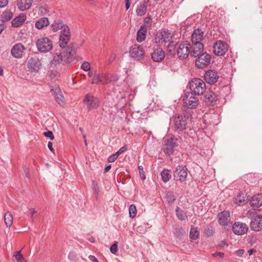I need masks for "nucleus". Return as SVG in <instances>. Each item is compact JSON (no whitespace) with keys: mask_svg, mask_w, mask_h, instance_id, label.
<instances>
[{"mask_svg":"<svg viewBox=\"0 0 262 262\" xmlns=\"http://www.w3.org/2000/svg\"><path fill=\"white\" fill-rule=\"evenodd\" d=\"M73 58V55L70 52H65L56 51L52 53L50 66L53 68L65 66L70 63Z\"/></svg>","mask_w":262,"mask_h":262,"instance_id":"f257e3e1","label":"nucleus"},{"mask_svg":"<svg viewBox=\"0 0 262 262\" xmlns=\"http://www.w3.org/2000/svg\"><path fill=\"white\" fill-rule=\"evenodd\" d=\"M174 35L171 31L167 30L162 31L160 34L159 42L160 43H168L167 46V51L171 55L176 54V48L177 43L173 41Z\"/></svg>","mask_w":262,"mask_h":262,"instance_id":"f03ea898","label":"nucleus"},{"mask_svg":"<svg viewBox=\"0 0 262 262\" xmlns=\"http://www.w3.org/2000/svg\"><path fill=\"white\" fill-rule=\"evenodd\" d=\"M189 88L195 95H203L206 91V85L205 82L200 78H193L189 82Z\"/></svg>","mask_w":262,"mask_h":262,"instance_id":"7ed1b4c3","label":"nucleus"},{"mask_svg":"<svg viewBox=\"0 0 262 262\" xmlns=\"http://www.w3.org/2000/svg\"><path fill=\"white\" fill-rule=\"evenodd\" d=\"M36 46L40 53H47L53 48L52 41L47 37H42L37 39Z\"/></svg>","mask_w":262,"mask_h":262,"instance_id":"20e7f679","label":"nucleus"},{"mask_svg":"<svg viewBox=\"0 0 262 262\" xmlns=\"http://www.w3.org/2000/svg\"><path fill=\"white\" fill-rule=\"evenodd\" d=\"M178 139L173 136L164 139L162 149L167 154L171 155L174 151V148L177 145Z\"/></svg>","mask_w":262,"mask_h":262,"instance_id":"39448f33","label":"nucleus"},{"mask_svg":"<svg viewBox=\"0 0 262 262\" xmlns=\"http://www.w3.org/2000/svg\"><path fill=\"white\" fill-rule=\"evenodd\" d=\"M188 119V115L176 114L173 117V120L174 126L176 130L182 132L185 129L187 124Z\"/></svg>","mask_w":262,"mask_h":262,"instance_id":"423d86ee","label":"nucleus"},{"mask_svg":"<svg viewBox=\"0 0 262 262\" xmlns=\"http://www.w3.org/2000/svg\"><path fill=\"white\" fill-rule=\"evenodd\" d=\"M192 93L187 92L183 98V103L186 107L193 109L196 108L199 104V100Z\"/></svg>","mask_w":262,"mask_h":262,"instance_id":"0eeeda50","label":"nucleus"},{"mask_svg":"<svg viewBox=\"0 0 262 262\" xmlns=\"http://www.w3.org/2000/svg\"><path fill=\"white\" fill-rule=\"evenodd\" d=\"M197 57L195 62L197 68L203 69L210 64L211 58L209 54L206 52L202 53L197 56Z\"/></svg>","mask_w":262,"mask_h":262,"instance_id":"6e6552de","label":"nucleus"},{"mask_svg":"<svg viewBox=\"0 0 262 262\" xmlns=\"http://www.w3.org/2000/svg\"><path fill=\"white\" fill-rule=\"evenodd\" d=\"M191 45L188 42L181 43L177 48L178 56L180 59H185L190 54Z\"/></svg>","mask_w":262,"mask_h":262,"instance_id":"1a4fd4ad","label":"nucleus"},{"mask_svg":"<svg viewBox=\"0 0 262 262\" xmlns=\"http://www.w3.org/2000/svg\"><path fill=\"white\" fill-rule=\"evenodd\" d=\"M228 50L227 43L223 41L218 40L213 45V53L217 56L225 55Z\"/></svg>","mask_w":262,"mask_h":262,"instance_id":"9d476101","label":"nucleus"},{"mask_svg":"<svg viewBox=\"0 0 262 262\" xmlns=\"http://www.w3.org/2000/svg\"><path fill=\"white\" fill-rule=\"evenodd\" d=\"M130 55L136 60H140L144 54V51L141 46L135 44L130 48Z\"/></svg>","mask_w":262,"mask_h":262,"instance_id":"9b49d317","label":"nucleus"},{"mask_svg":"<svg viewBox=\"0 0 262 262\" xmlns=\"http://www.w3.org/2000/svg\"><path fill=\"white\" fill-rule=\"evenodd\" d=\"M83 101L86 104L89 111L97 108L100 103L98 98L90 95L85 96Z\"/></svg>","mask_w":262,"mask_h":262,"instance_id":"f8f14e48","label":"nucleus"},{"mask_svg":"<svg viewBox=\"0 0 262 262\" xmlns=\"http://www.w3.org/2000/svg\"><path fill=\"white\" fill-rule=\"evenodd\" d=\"M71 38V33L70 29L69 27H66L63 31H61L59 45L61 48H64L68 42H69Z\"/></svg>","mask_w":262,"mask_h":262,"instance_id":"ddd939ff","label":"nucleus"},{"mask_svg":"<svg viewBox=\"0 0 262 262\" xmlns=\"http://www.w3.org/2000/svg\"><path fill=\"white\" fill-rule=\"evenodd\" d=\"M219 73L215 70H209L207 71L204 74V79L206 82L210 84L216 83L219 78Z\"/></svg>","mask_w":262,"mask_h":262,"instance_id":"4468645a","label":"nucleus"},{"mask_svg":"<svg viewBox=\"0 0 262 262\" xmlns=\"http://www.w3.org/2000/svg\"><path fill=\"white\" fill-rule=\"evenodd\" d=\"M173 176L174 178H177L181 182L185 181L187 176V168L185 166L179 165L177 166Z\"/></svg>","mask_w":262,"mask_h":262,"instance_id":"2eb2a0df","label":"nucleus"},{"mask_svg":"<svg viewBox=\"0 0 262 262\" xmlns=\"http://www.w3.org/2000/svg\"><path fill=\"white\" fill-rule=\"evenodd\" d=\"M218 222L221 225L230 227L232 223L229 212L224 211L219 213L218 215Z\"/></svg>","mask_w":262,"mask_h":262,"instance_id":"dca6fc26","label":"nucleus"},{"mask_svg":"<svg viewBox=\"0 0 262 262\" xmlns=\"http://www.w3.org/2000/svg\"><path fill=\"white\" fill-rule=\"evenodd\" d=\"M248 229V226L246 224L239 222H235L232 226L233 232L238 235L245 234Z\"/></svg>","mask_w":262,"mask_h":262,"instance_id":"f3484780","label":"nucleus"},{"mask_svg":"<svg viewBox=\"0 0 262 262\" xmlns=\"http://www.w3.org/2000/svg\"><path fill=\"white\" fill-rule=\"evenodd\" d=\"M251 229L258 232L262 230V215H257L254 216L250 224Z\"/></svg>","mask_w":262,"mask_h":262,"instance_id":"a211bd4d","label":"nucleus"},{"mask_svg":"<svg viewBox=\"0 0 262 262\" xmlns=\"http://www.w3.org/2000/svg\"><path fill=\"white\" fill-rule=\"evenodd\" d=\"M41 66V63L38 58H31L28 61V68L31 72H38Z\"/></svg>","mask_w":262,"mask_h":262,"instance_id":"6ab92c4d","label":"nucleus"},{"mask_svg":"<svg viewBox=\"0 0 262 262\" xmlns=\"http://www.w3.org/2000/svg\"><path fill=\"white\" fill-rule=\"evenodd\" d=\"M191 48L190 55L193 57H197L199 54L202 53L204 50V45L202 42H192Z\"/></svg>","mask_w":262,"mask_h":262,"instance_id":"aec40b11","label":"nucleus"},{"mask_svg":"<svg viewBox=\"0 0 262 262\" xmlns=\"http://www.w3.org/2000/svg\"><path fill=\"white\" fill-rule=\"evenodd\" d=\"M25 49L26 48L23 45L18 43L12 47L11 53L13 57L18 58L21 57Z\"/></svg>","mask_w":262,"mask_h":262,"instance_id":"412c9836","label":"nucleus"},{"mask_svg":"<svg viewBox=\"0 0 262 262\" xmlns=\"http://www.w3.org/2000/svg\"><path fill=\"white\" fill-rule=\"evenodd\" d=\"M51 92L55 95V99L57 103L61 106H64L66 104L64 98L60 89L57 87L54 90L51 89Z\"/></svg>","mask_w":262,"mask_h":262,"instance_id":"4be33fe9","label":"nucleus"},{"mask_svg":"<svg viewBox=\"0 0 262 262\" xmlns=\"http://www.w3.org/2000/svg\"><path fill=\"white\" fill-rule=\"evenodd\" d=\"M165 57V52L162 48L157 47L155 49L151 54V58L155 62H159L164 59Z\"/></svg>","mask_w":262,"mask_h":262,"instance_id":"5701e85b","label":"nucleus"},{"mask_svg":"<svg viewBox=\"0 0 262 262\" xmlns=\"http://www.w3.org/2000/svg\"><path fill=\"white\" fill-rule=\"evenodd\" d=\"M204 38V32L200 29H195L191 35V42H201Z\"/></svg>","mask_w":262,"mask_h":262,"instance_id":"b1692460","label":"nucleus"},{"mask_svg":"<svg viewBox=\"0 0 262 262\" xmlns=\"http://www.w3.org/2000/svg\"><path fill=\"white\" fill-rule=\"evenodd\" d=\"M250 205L252 207L258 208L262 205V194H257L252 197Z\"/></svg>","mask_w":262,"mask_h":262,"instance_id":"393cba45","label":"nucleus"},{"mask_svg":"<svg viewBox=\"0 0 262 262\" xmlns=\"http://www.w3.org/2000/svg\"><path fill=\"white\" fill-rule=\"evenodd\" d=\"M32 0H17V5L18 9L21 11L29 9L32 6Z\"/></svg>","mask_w":262,"mask_h":262,"instance_id":"a878e982","label":"nucleus"},{"mask_svg":"<svg viewBox=\"0 0 262 262\" xmlns=\"http://www.w3.org/2000/svg\"><path fill=\"white\" fill-rule=\"evenodd\" d=\"M66 27H69L59 20L54 21L51 26V29L54 32L60 29L61 30V31H63L64 29H66Z\"/></svg>","mask_w":262,"mask_h":262,"instance_id":"bb28decb","label":"nucleus"},{"mask_svg":"<svg viewBox=\"0 0 262 262\" xmlns=\"http://www.w3.org/2000/svg\"><path fill=\"white\" fill-rule=\"evenodd\" d=\"M26 16L24 14H20L14 18L12 21V26L14 27H18L26 20Z\"/></svg>","mask_w":262,"mask_h":262,"instance_id":"cd10ccee","label":"nucleus"},{"mask_svg":"<svg viewBox=\"0 0 262 262\" xmlns=\"http://www.w3.org/2000/svg\"><path fill=\"white\" fill-rule=\"evenodd\" d=\"M50 24L49 19L46 17H41L37 20L35 23V26L38 30H41L45 27L48 26Z\"/></svg>","mask_w":262,"mask_h":262,"instance_id":"c85d7f7f","label":"nucleus"},{"mask_svg":"<svg viewBox=\"0 0 262 262\" xmlns=\"http://www.w3.org/2000/svg\"><path fill=\"white\" fill-rule=\"evenodd\" d=\"M216 100V96L213 92H209L204 96V101L208 105H211Z\"/></svg>","mask_w":262,"mask_h":262,"instance_id":"c756f323","label":"nucleus"},{"mask_svg":"<svg viewBox=\"0 0 262 262\" xmlns=\"http://www.w3.org/2000/svg\"><path fill=\"white\" fill-rule=\"evenodd\" d=\"M246 195L244 193H239L234 198V202L239 206L243 205L247 202Z\"/></svg>","mask_w":262,"mask_h":262,"instance_id":"7c9ffc66","label":"nucleus"},{"mask_svg":"<svg viewBox=\"0 0 262 262\" xmlns=\"http://www.w3.org/2000/svg\"><path fill=\"white\" fill-rule=\"evenodd\" d=\"M147 30L143 26H141L137 33V40L139 42H141L145 39L146 35Z\"/></svg>","mask_w":262,"mask_h":262,"instance_id":"2f4dec72","label":"nucleus"},{"mask_svg":"<svg viewBox=\"0 0 262 262\" xmlns=\"http://www.w3.org/2000/svg\"><path fill=\"white\" fill-rule=\"evenodd\" d=\"M147 9V5L145 2L140 4V6L137 8L136 13L138 16H143L145 14Z\"/></svg>","mask_w":262,"mask_h":262,"instance_id":"473e14b6","label":"nucleus"},{"mask_svg":"<svg viewBox=\"0 0 262 262\" xmlns=\"http://www.w3.org/2000/svg\"><path fill=\"white\" fill-rule=\"evenodd\" d=\"M5 223L7 227H10L13 223V216L11 212H7L4 216Z\"/></svg>","mask_w":262,"mask_h":262,"instance_id":"72a5a7b5","label":"nucleus"},{"mask_svg":"<svg viewBox=\"0 0 262 262\" xmlns=\"http://www.w3.org/2000/svg\"><path fill=\"white\" fill-rule=\"evenodd\" d=\"M162 179L164 183L167 182L171 178V175L170 171L166 169H164L161 173Z\"/></svg>","mask_w":262,"mask_h":262,"instance_id":"f704fd0d","label":"nucleus"},{"mask_svg":"<svg viewBox=\"0 0 262 262\" xmlns=\"http://www.w3.org/2000/svg\"><path fill=\"white\" fill-rule=\"evenodd\" d=\"M176 211V215L179 220L183 221L187 218L186 213L180 208L177 207Z\"/></svg>","mask_w":262,"mask_h":262,"instance_id":"c9c22d12","label":"nucleus"},{"mask_svg":"<svg viewBox=\"0 0 262 262\" xmlns=\"http://www.w3.org/2000/svg\"><path fill=\"white\" fill-rule=\"evenodd\" d=\"M13 16L12 13L10 11H6L2 15V21L6 22L10 20Z\"/></svg>","mask_w":262,"mask_h":262,"instance_id":"e433bc0d","label":"nucleus"},{"mask_svg":"<svg viewBox=\"0 0 262 262\" xmlns=\"http://www.w3.org/2000/svg\"><path fill=\"white\" fill-rule=\"evenodd\" d=\"M100 83L107 84L109 83L110 74L106 73H101L99 74Z\"/></svg>","mask_w":262,"mask_h":262,"instance_id":"4c0bfd02","label":"nucleus"},{"mask_svg":"<svg viewBox=\"0 0 262 262\" xmlns=\"http://www.w3.org/2000/svg\"><path fill=\"white\" fill-rule=\"evenodd\" d=\"M129 216L131 218H134L137 214V209L135 205L132 204L129 207Z\"/></svg>","mask_w":262,"mask_h":262,"instance_id":"58836bf2","label":"nucleus"},{"mask_svg":"<svg viewBox=\"0 0 262 262\" xmlns=\"http://www.w3.org/2000/svg\"><path fill=\"white\" fill-rule=\"evenodd\" d=\"M199 235V232L196 229L191 228L190 231L189 236L192 239H196Z\"/></svg>","mask_w":262,"mask_h":262,"instance_id":"ea45409f","label":"nucleus"},{"mask_svg":"<svg viewBox=\"0 0 262 262\" xmlns=\"http://www.w3.org/2000/svg\"><path fill=\"white\" fill-rule=\"evenodd\" d=\"M14 260L16 262H26V260L22 254H20L19 251L16 252L14 255Z\"/></svg>","mask_w":262,"mask_h":262,"instance_id":"a19ab883","label":"nucleus"},{"mask_svg":"<svg viewBox=\"0 0 262 262\" xmlns=\"http://www.w3.org/2000/svg\"><path fill=\"white\" fill-rule=\"evenodd\" d=\"M91 83L99 84L100 83L99 74L95 73L92 79Z\"/></svg>","mask_w":262,"mask_h":262,"instance_id":"79ce46f5","label":"nucleus"},{"mask_svg":"<svg viewBox=\"0 0 262 262\" xmlns=\"http://www.w3.org/2000/svg\"><path fill=\"white\" fill-rule=\"evenodd\" d=\"M81 68L85 71H89L91 69L90 63L88 62L84 61L81 64Z\"/></svg>","mask_w":262,"mask_h":262,"instance_id":"37998d69","label":"nucleus"},{"mask_svg":"<svg viewBox=\"0 0 262 262\" xmlns=\"http://www.w3.org/2000/svg\"><path fill=\"white\" fill-rule=\"evenodd\" d=\"M118 251V242H115L110 247V251L113 254H115Z\"/></svg>","mask_w":262,"mask_h":262,"instance_id":"c03bdc74","label":"nucleus"},{"mask_svg":"<svg viewBox=\"0 0 262 262\" xmlns=\"http://www.w3.org/2000/svg\"><path fill=\"white\" fill-rule=\"evenodd\" d=\"M152 24V18L150 16H147L144 18V25L146 27H150Z\"/></svg>","mask_w":262,"mask_h":262,"instance_id":"a18cd8bd","label":"nucleus"},{"mask_svg":"<svg viewBox=\"0 0 262 262\" xmlns=\"http://www.w3.org/2000/svg\"><path fill=\"white\" fill-rule=\"evenodd\" d=\"M118 157L119 156L117 155V154L115 153L110 156L108 158L107 161L109 163L113 162L118 158Z\"/></svg>","mask_w":262,"mask_h":262,"instance_id":"49530a36","label":"nucleus"},{"mask_svg":"<svg viewBox=\"0 0 262 262\" xmlns=\"http://www.w3.org/2000/svg\"><path fill=\"white\" fill-rule=\"evenodd\" d=\"M127 150V146L126 145H124L122 147H121L116 153L117 154V155L119 156L125 151Z\"/></svg>","mask_w":262,"mask_h":262,"instance_id":"de8ad7c7","label":"nucleus"},{"mask_svg":"<svg viewBox=\"0 0 262 262\" xmlns=\"http://www.w3.org/2000/svg\"><path fill=\"white\" fill-rule=\"evenodd\" d=\"M43 135L49 138L51 140H53L54 139V135L53 134V133L51 131L48 130L46 132H45L43 133Z\"/></svg>","mask_w":262,"mask_h":262,"instance_id":"09e8293b","label":"nucleus"},{"mask_svg":"<svg viewBox=\"0 0 262 262\" xmlns=\"http://www.w3.org/2000/svg\"><path fill=\"white\" fill-rule=\"evenodd\" d=\"M29 212L32 218H34L37 216V212L34 208H30Z\"/></svg>","mask_w":262,"mask_h":262,"instance_id":"8fccbe9b","label":"nucleus"},{"mask_svg":"<svg viewBox=\"0 0 262 262\" xmlns=\"http://www.w3.org/2000/svg\"><path fill=\"white\" fill-rule=\"evenodd\" d=\"M118 79V77L116 75H114V74L110 75L109 82H113H113H115Z\"/></svg>","mask_w":262,"mask_h":262,"instance_id":"3c124183","label":"nucleus"},{"mask_svg":"<svg viewBox=\"0 0 262 262\" xmlns=\"http://www.w3.org/2000/svg\"><path fill=\"white\" fill-rule=\"evenodd\" d=\"M138 169H139V170L140 171V174L141 175V177L142 178V179L144 180L145 179V176L144 174V171H143V167L142 166H139L138 167Z\"/></svg>","mask_w":262,"mask_h":262,"instance_id":"603ef678","label":"nucleus"},{"mask_svg":"<svg viewBox=\"0 0 262 262\" xmlns=\"http://www.w3.org/2000/svg\"><path fill=\"white\" fill-rule=\"evenodd\" d=\"M8 3V0H0V8L6 7Z\"/></svg>","mask_w":262,"mask_h":262,"instance_id":"864d4df0","label":"nucleus"},{"mask_svg":"<svg viewBox=\"0 0 262 262\" xmlns=\"http://www.w3.org/2000/svg\"><path fill=\"white\" fill-rule=\"evenodd\" d=\"M24 171L26 177L28 178H29L30 174H29V170L28 168H27V167H24Z\"/></svg>","mask_w":262,"mask_h":262,"instance_id":"5fc2aeb1","label":"nucleus"},{"mask_svg":"<svg viewBox=\"0 0 262 262\" xmlns=\"http://www.w3.org/2000/svg\"><path fill=\"white\" fill-rule=\"evenodd\" d=\"M89 258L90 260L92 261L93 262H99L98 260L97 259V258L93 255H90Z\"/></svg>","mask_w":262,"mask_h":262,"instance_id":"6e6d98bb","label":"nucleus"},{"mask_svg":"<svg viewBox=\"0 0 262 262\" xmlns=\"http://www.w3.org/2000/svg\"><path fill=\"white\" fill-rule=\"evenodd\" d=\"M244 253V250L243 249H239L236 251V254L239 257L242 256Z\"/></svg>","mask_w":262,"mask_h":262,"instance_id":"4d7b16f0","label":"nucleus"},{"mask_svg":"<svg viewBox=\"0 0 262 262\" xmlns=\"http://www.w3.org/2000/svg\"><path fill=\"white\" fill-rule=\"evenodd\" d=\"M130 1L131 0H125V8H126V10H128L129 8V7H130V4H131Z\"/></svg>","mask_w":262,"mask_h":262,"instance_id":"13d9d810","label":"nucleus"},{"mask_svg":"<svg viewBox=\"0 0 262 262\" xmlns=\"http://www.w3.org/2000/svg\"><path fill=\"white\" fill-rule=\"evenodd\" d=\"M52 146H53V143L51 142H49L48 144V147L49 149L52 152H54V148H53Z\"/></svg>","mask_w":262,"mask_h":262,"instance_id":"bf43d9fd","label":"nucleus"},{"mask_svg":"<svg viewBox=\"0 0 262 262\" xmlns=\"http://www.w3.org/2000/svg\"><path fill=\"white\" fill-rule=\"evenodd\" d=\"M111 168V165H107L105 168H104V172H106L108 171H109L110 170V169Z\"/></svg>","mask_w":262,"mask_h":262,"instance_id":"052dcab7","label":"nucleus"},{"mask_svg":"<svg viewBox=\"0 0 262 262\" xmlns=\"http://www.w3.org/2000/svg\"><path fill=\"white\" fill-rule=\"evenodd\" d=\"M115 58V56L114 55H112L111 57L108 59V62L111 63L112 62H113V61H114Z\"/></svg>","mask_w":262,"mask_h":262,"instance_id":"680f3d73","label":"nucleus"},{"mask_svg":"<svg viewBox=\"0 0 262 262\" xmlns=\"http://www.w3.org/2000/svg\"><path fill=\"white\" fill-rule=\"evenodd\" d=\"M254 252H255V250H254V249H251L249 250H248V253L249 255H251Z\"/></svg>","mask_w":262,"mask_h":262,"instance_id":"e2e57ef3","label":"nucleus"},{"mask_svg":"<svg viewBox=\"0 0 262 262\" xmlns=\"http://www.w3.org/2000/svg\"><path fill=\"white\" fill-rule=\"evenodd\" d=\"M214 254H215L216 255H219L221 257H223V256L224 255V254L223 253H221V252H216Z\"/></svg>","mask_w":262,"mask_h":262,"instance_id":"0e129e2a","label":"nucleus"},{"mask_svg":"<svg viewBox=\"0 0 262 262\" xmlns=\"http://www.w3.org/2000/svg\"><path fill=\"white\" fill-rule=\"evenodd\" d=\"M3 75V68L2 67L0 66V76Z\"/></svg>","mask_w":262,"mask_h":262,"instance_id":"69168bd1","label":"nucleus"},{"mask_svg":"<svg viewBox=\"0 0 262 262\" xmlns=\"http://www.w3.org/2000/svg\"><path fill=\"white\" fill-rule=\"evenodd\" d=\"M88 76L90 77H92L93 78V77L94 76V74H93V73L92 72H89L88 73Z\"/></svg>","mask_w":262,"mask_h":262,"instance_id":"338daca9","label":"nucleus"},{"mask_svg":"<svg viewBox=\"0 0 262 262\" xmlns=\"http://www.w3.org/2000/svg\"><path fill=\"white\" fill-rule=\"evenodd\" d=\"M4 26L3 25H0V34L2 33L4 30Z\"/></svg>","mask_w":262,"mask_h":262,"instance_id":"774afa93","label":"nucleus"}]
</instances>
